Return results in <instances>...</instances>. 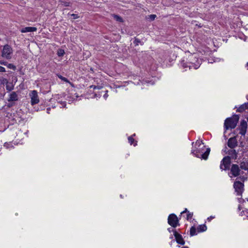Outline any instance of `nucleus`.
<instances>
[{"label": "nucleus", "mask_w": 248, "mask_h": 248, "mask_svg": "<svg viewBox=\"0 0 248 248\" xmlns=\"http://www.w3.org/2000/svg\"><path fill=\"white\" fill-rule=\"evenodd\" d=\"M228 146L231 149H233L237 146V141L235 138H230L228 141Z\"/></svg>", "instance_id": "obj_12"}, {"label": "nucleus", "mask_w": 248, "mask_h": 248, "mask_svg": "<svg viewBox=\"0 0 248 248\" xmlns=\"http://www.w3.org/2000/svg\"><path fill=\"white\" fill-rule=\"evenodd\" d=\"M7 82H8V81H7V80L6 79H5V78H3L2 79V81H1V83H7Z\"/></svg>", "instance_id": "obj_34"}, {"label": "nucleus", "mask_w": 248, "mask_h": 248, "mask_svg": "<svg viewBox=\"0 0 248 248\" xmlns=\"http://www.w3.org/2000/svg\"><path fill=\"white\" fill-rule=\"evenodd\" d=\"M13 52V50L12 47L8 45H6L3 46L2 50L1 56L7 60L11 59Z\"/></svg>", "instance_id": "obj_4"}, {"label": "nucleus", "mask_w": 248, "mask_h": 248, "mask_svg": "<svg viewBox=\"0 0 248 248\" xmlns=\"http://www.w3.org/2000/svg\"><path fill=\"white\" fill-rule=\"evenodd\" d=\"M247 65H248V62L247 63Z\"/></svg>", "instance_id": "obj_44"}, {"label": "nucleus", "mask_w": 248, "mask_h": 248, "mask_svg": "<svg viewBox=\"0 0 248 248\" xmlns=\"http://www.w3.org/2000/svg\"><path fill=\"white\" fill-rule=\"evenodd\" d=\"M156 15H151L150 16H149V17H150V18L152 20H154L155 18L156 17Z\"/></svg>", "instance_id": "obj_28"}, {"label": "nucleus", "mask_w": 248, "mask_h": 248, "mask_svg": "<svg viewBox=\"0 0 248 248\" xmlns=\"http://www.w3.org/2000/svg\"><path fill=\"white\" fill-rule=\"evenodd\" d=\"M69 5L68 4V3H66V6H68Z\"/></svg>", "instance_id": "obj_41"}, {"label": "nucleus", "mask_w": 248, "mask_h": 248, "mask_svg": "<svg viewBox=\"0 0 248 248\" xmlns=\"http://www.w3.org/2000/svg\"><path fill=\"white\" fill-rule=\"evenodd\" d=\"M50 108H47L46 110H47V112L48 113H49V110H50Z\"/></svg>", "instance_id": "obj_37"}, {"label": "nucleus", "mask_w": 248, "mask_h": 248, "mask_svg": "<svg viewBox=\"0 0 248 248\" xmlns=\"http://www.w3.org/2000/svg\"><path fill=\"white\" fill-rule=\"evenodd\" d=\"M181 248H188V247H182Z\"/></svg>", "instance_id": "obj_39"}, {"label": "nucleus", "mask_w": 248, "mask_h": 248, "mask_svg": "<svg viewBox=\"0 0 248 248\" xmlns=\"http://www.w3.org/2000/svg\"><path fill=\"white\" fill-rule=\"evenodd\" d=\"M193 213H190L189 212H187V214L186 215V219L187 220H189L191 219L192 217H193Z\"/></svg>", "instance_id": "obj_23"}, {"label": "nucleus", "mask_w": 248, "mask_h": 248, "mask_svg": "<svg viewBox=\"0 0 248 248\" xmlns=\"http://www.w3.org/2000/svg\"><path fill=\"white\" fill-rule=\"evenodd\" d=\"M30 96L31 99V105H34L39 102V99L36 91H32L30 93Z\"/></svg>", "instance_id": "obj_8"}, {"label": "nucleus", "mask_w": 248, "mask_h": 248, "mask_svg": "<svg viewBox=\"0 0 248 248\" xmlns=\"http://www.w3.org/2000/svg\"><path fill=\"white\" fill-rule=\"evenodd\" d=\"M63 104H64V105L65 106V102H63Z\"/></svg>", "instance_id": "obj_43"}, {"label": "nucleus", "mask_w": 248, "mask_h": 248, "mask_svg": "<svg viewBox=\"0 0 248 248\" xmlns=\"http://www.w3.org/2000/svg\"><path fill=\"white\" fill-rule=\"evenodd\" d=\"M231 165L230 157L225 156L221 161L220 169L222 170H228Z\"/></svg>", "instance_id": "obj_6"}, {"label": "nucleus", "mask_w": 248, "mask_h": 248, "mask_svg": "<svg viewBox=\"0 0 248 248\" xmlns=\"http://www.w3.org/2000/svg\"><path fill=\"white\" fill-rule=\"evenodd\" d=\"M37 31V28L36 27H27L24 28H22L20 31L22 33L28 32H34Z\"/></svg>", "instance_id": "obj_15"}, {"label": "nucleus", "mask_w": 248, "mask_h": 248, "mask_svg": "<svg viewBox=\"0 0 248 248\" xmlns=\"http://www.w3.org/2000/svg\"><path fill=\"white\" fill-rule=\"evenodd\" d=\"M247 201H248V198L247 199Z\"/></svg>", "instance_id": "obj_45"}, {"label": "nucleus", "mask_w": 248, "mask_h": 248, "mask_svg": "<svg viewBox=\"0 0 248 248\" xmlns=\"http://www.w3.org/2000/svg\"><path fill=\"white\" fill-rule=\"evenodd\" d=\"M188 212V211H187V209H186H186H185V210L184 211L182 212L181 214H184V213H186V212Z\"/></svg>", "instance_id": "obj_36"}, {"label": "nucleus", "mask_w": 248, "mask_h": 248, "mask_svg": "<svg viewBox=\"0 0 248 248\" xmlns=\"http://www.w3.org/2000/svg\"><path fill=\"white\" fill-rule=\"evenodd\" d=\"M197 234L196 229L194 227H192L190 230V235L192 236Z\"/></svg>", "instance_id": "obj_20"}, {"label": "nucleus", "mask_w": 248, "mask_h": 248, "mask_svg": "<svg viewBox=\"0 0 248 248\" xmlns=\"http://www.w3.org/2000/svg\"><path fill=\"white\" fill-rule=\"evenodd\" d=\"M114 19L116 20L117 21H118L119 22H123V18L120 16H119L116 15H112Z\"/></svg>", "instance_id": "obj_19"}, {"label": "nucleus", "mask_w": 248, "mask_h": 248, "mask_svg": "<svg viewBox=\"0 0 248 248\" xmlns=\"http://www.w3.org/2000/svg\"><path fill=\"white\" fill-rule=\"evenodd\" d=\"M240 168L242 170L248 171V160H244L240 164Z\"/></svg>", "instance_id": "obj_16"}, {"label": "nucleus", "mask_w": 248, "mask_h": 248, "mask_svg": "<svg viewBox=\"0 0 248 248\" xmlns=\"http://www.w3.org/2000/svg\"><path fill=\"white\" fill-rule=\"evenodd\" d=\"M239 134L242 136H244L247 132V123L245 120H243L240 123L239 126Z\"/></svg>", "instance_id": "obj_9"}, {"label": "nucleus", "mask_w": 248, "mask_h": 248, "mask_svg": "<svg viewBox=\"0 0 248 248\" xmlns=\"http://www.w3.org/2000/svg\"><path fill=\"white\" fill-rule=\"evenodd\" d=\"M215 217H213V216H210V217H209L208 218H207V220H208L209 221H211V219H212L213 218H214Z\"/></svg>", "instance_id": "obj_35"}, {"label": "nucleus", "mask_w": 248, "mask_h": 248, "mask_svg": "<svg viewBox=\"0 0 248 248\" xmlns=\"http://www.w3.org/2000/svg\"><path fill=\"white\" fill-rule=\"evenodd\" d=\"M168 231L170 232H173L174 233V231H176V230H174L173 229H172L171 228H169L168 229Z\"/></svg>", "instance_id": "obj_32"}, {"label": "nucleus", "mask_w": 248, "mask_h": 248, "mask_svg": "<svg viewBox=\"0 0 248 248\" xmlns=\"http://www.w3.org/2000/svg\"><path fill=\"white\" fill-rule=\"evenodd\" d=\"M58 78L60 79H62V80H63V81H65L66 82H69L68 80L66 78L63 77H62L61 75H58Z\"/></svg>", "instance_id": "obj_24"}, {"label": "nucleus", "mask_w": 248, "mask_h": 248, "mask_svg": "<svg viewBox=\"0 0 248 248\" xmlns=\"http://www.w3.org/2000/svg\"><path fill=\"white\" fill-rule=\"evenodd\" d=\"M168 223L173 228H175L180 225L177 217L174 214L169 215L168 218Z\"/></svg>", "instance_id": "obj_5"}, {"label": "nucleus", "mask_w": 248, "mask_h": 248, "mask_svg": "<svg viewBox=\"0 0 248 248\" xmlns=\"http://www.w3.org/2000/svg\"><path fill=\"white\" fill-rule=\"evenodd\" d=\"M64 53H65V52H64V51L63 49H59L58 50L57 55L58 56L62 57V56H63Z\"/></svg>", "instance_id": "obj_21"}, {"label": "nucleus", "mask_w": 248, "mask_h": 248, "mask_svg": "<svg viewBox=\"0 0 248 248\" xmlns=\"http://www.w3.org/2000/svg\"><path fill=\"white\" fill-rule=\"evenodd\" d=\"M90 88H93V89H99V87H98L97 86H94V85L90 86Z\"/></svg>", "instance_id": "obj_33"}, {"label": "nucleus", "mask_w": 248, "mask_h": 248, "mask_svg": "<svg viewBox=\"0 0 248 248\" xmlns=\"http://www.w3.org/2000/svg\"><path fill=\"white\" fill-rule=\"evenodd\" d=\"M6 66L8 68L13 69L14 70H16V66H15L14 65H13L12 63H7V64L6 65Z\"/></svg>", "instance_id": "obj_22"}, {"label": "nucleus", "mask_w": 248, "mask_h": 248, "mask_svg": "<svg viewBox=\"0 0 248 248\" xmlns=\"http://www.w3.org/2000/svg\"><path fill=\"white\" fill-rule=\"evenodd\" d=\"M18 99V97L17 93L15 92H13L10 94L9 97L8 99V102H13V101H17Z\"/></svg>", "instance_id": "obj_14"}, {"label": "nucleus", "mask_w": 248, "mask_h": 248, "mask_svg": "<svg viewBox=\"0 0 248 248\" xmlns=\"http://www.w3.org/2000/svg\"><path fill=\"white\" fill-rule=\"evenodd\" d=\"M5 69L4 67L0 66V72H5Z\"/></svg>", "instance_id": "obj_31"}, {"label": "nucleus", "mask_w": 248, "mask_h": 248, "mask_svg": "<svg viewBox=\"0 0 248 248\" xmlns=\"http://www.w3.org/2000/svg\"><path fill=\"white\" fill-rule=\"evenodd\" d=\"M228 154L229 156V157H230V159H236L237 158V154L238 153L235 150H234L233 149H231L228 151Z\"/></svg>", "instance_id": "obj_13"}, {"label": "nucleus", "mask_w": 248, "mask_h": 248, "mask_svg": "<svg viewBox=\"0 0 248 248\" xmlns=\"http://www.w3.org/2000/svg\"><path fill=\"white\" fill-rule=\"evenodd\" d=\"M246 103H247V108L248 109V102Z\"/></svg>", "instance_id": "obj_40"}, {"label": "nucleus", "mask_w": 248, "mask_h": 248, "mask_svg": "<svg viewBox=\"0 0 248 248\" xmlns=\"http://www.w3.org/2000/svg\"><path fill=\"white\" fill-rule=\"evenodd\" d=\"M174 236L175 238V240L178 244L181 245H184L185 244V242L182 236L180 234L178 233L176 231H174Z\"/></svg>", "instance_id": "obj_11"}, {"label": "nucleus", "mask_w": 248, "mask_h": 248, "mask_svg": "<svg viewBox=\"0 0 248 248\" xmlns=\"http://www.w3.org/2000/svg\"><path fill=\"white\" fill-rule=\"evenodd\" d=\"M240 170L238 165L233 164L231 169V172L234 177L238 176L240 174Z\"/></svg>", "instance_id": "obj_10"}, {"label": "nucleus", "mask_w": 248, "mask_h": 248, "mask_svg": "<svg viewBox=\"0 0 248 248\" xmlns=\"http://www.w3.org/2000/svg\"><path fill=\"white\" fill-rule=\"evenodd\" d=\"M193 56H192L190 59V62H183L182 63V66L184 68L189 67V69L193 68L194 69H198L201 65V60L198 59L192 60V58Z\"/></svg>", "instance_id": "obj_3"}, {"label": "nucleus", "mask_w": 248, "mask_h": 248, "mask_svg": "<svg viewBox=\"0 0 248 248\" xmlns=\"http://www.w3.org/2000/svg\"><path fill=\"white\" fill-rule=\"evenodd\" d=\"M248 109L247 108V103H245L242 105L237 110L238 112H242L245 109Z\"/></svg>", "instance_id": "obj_18"}, {"label": "nucleus", "mask_w": 248, "mask_h": 248, "mask_svg": "<svg viewBox=\"0 0 248 248\" xmlns=\"http://www.w3.org/2000/svg\"><path fill=\"white\" fill-rule=\"evenodd\" d=\"M6 90L8 91H11L13 89V87L12 86H10L9 85H6Z\"/></svg>", "instance_id": "obj_26"}, {"label": "nucleus", "mask_w": 248, "mask_h": 248, "mask_svg": "<svg viewBox=\"0 0 248 248\" xmlns=\"http://www.w3.org/2000/svg\"><path fill=\"white\" fill-rule=\"evenodd\" d=\"M7 63H8L7 62H5L4 61H0V64L6 66V65L7 64Z\"/></svg>", "instance_id": "obj_29"}, {"label": "nucleus", "mask_w": 248, "mask_h": 248, "mask_svg": "<svg viewBox=\"0 0 248 248\" xmlns=\"http://www.w3.org/2000/svg\"><path fill=\"white\" fill-rule=\"evenodd\" d=\"M69 5L68 4V3H66V6H68Z\"/></svg>", "instance_id": "obj_42"}, {"label": "nucleus", "mask_w": 248, "mask_h": 248, "mask_svg": "<svg viewBox=\"0 0 248 248\" xmlns=\"http://www.w3.org/2000/svg\"><path fill=\"white\" fill-rule=\"evenodd\" d=\"M195 147L196 150H192L191 153L195 156L198 158H202L204 160L208 158L210 149L209 148H205L202 140H197L195 143Z\"/></svg>", "instance_id": "obj_1"}, {"label": "nucleus", "mask_w": 248, "mask_h": 248, "mask_svg": "<svg viewBox=\"0 0 248 248\" xmlns=\"http://www.w3.org/2000/svg\"><path fill=\"white\" fill-rule=\"evenodd\" d=\"M170 238L171 239H173L172 235L170 236Z\"/></svg>", "instance_id": "obj_38"}, {"label": "nucleus", "mask_w": 248, "mask_h": 248, "mask_svg": "<svg viewBox=\"0 0 248 248\" xmlns=\"http://www.w3.org/2000/svg\"><path fill=\"white\" fill-rule=\"evenodd\" d=\"M105 92H106V93H105L104 94L103 97H104V98H105V100H106V99H107V98H108V93H108V91H105Z\"/></svg>", "instance_id": "obj_30"}, {"label": "nucleus", "mask_w": 248, "mask_h": 248, "mask_svg": "<svg viewBox=\"0 0 248 248\" xmlns=\"http://www.w3.org/2000/svg\"><path fill=\"white\" fill-rule=\"evenodd\" d=\"M71 16L73 17V19H76L79 18V16L77 14H72Z\"/></svg>", "instance_id": "obj_27"}, {"label": "nucleus", "mask_w": 248, "mask_h": 248, "mask_svg": "<svg viewBox=\"0 0 248 248\" xmlns=\"http://www.w3.org/2000/svg\"><path fill=\"white\" fill-rule=\"evenodd\" d=\"M239 117L237 115H234L232 117L227 118L224 122V127L225 129L234 128L239 121Z\"/></svg>", "instance_id": "obj_2"}, {"label": "nucleus", "mask_w": 248, "mask_h": 248, "mask_svg": "<svg viewBox=\"0 0 248 248\" xmlns=\"http://www.w3.org/2000/svg\"><path fill=\"white\" fill-rule=\"evenodd\" d=\"M128 141L130 143V144L131 145H132L134 141V140L133 138V137L132 136L129 137L128 138Z\"/></svg>", "instance_id": "obj_25"}, {"label": "nucleus", "mask_w": 248, "mask_h": 248, "mask_svg": "<svg viewBox=\"0 0 248 248\" xmlns=\"http://www.w3.org/2000/svg\"><path fill=\"white\" fill-rule=\"evenodd\" d=\"M206 229L207 227L205 225H201L198 227L197 231L198 232H200L206 231Z\"/></svg>", "instance_id": "obj_17"}, {"label": "nucleus", "mask_w": 248, "mask_h": 248, "mask_svg": "<svg viewBox=\"0 0 248 248\" xmlns=\"http://www.w3.org/2000/svg\"><path fill=\"white\" fill-rule=\"evenodd\" d=\"M233 187L237 195H241L244 190V184L239 181H236L233 184Z\"/></svg>", "instance_id": "obj_7"}]
</instances>
